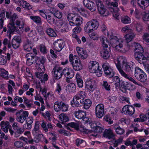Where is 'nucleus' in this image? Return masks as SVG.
Wrapping results in <instances>:
<instances>
[{"label": "nucleus", "mask_w": 149, "mask_h": 149, "mask_svg": "<svg viewBox=\"0 0 149 149\" xmlns=\"http://www.w3.org/2000/svg\"><path fill=\"white\" fill-rule=\"evenodd\" d=\"M134 76L137 80L143 83L146 81L147 78L146 74L138 67L135 68Z\"/></svg>", "instance_id": "obj_1"}, {"label": "nucleus", "mask_w": 149, "mask_h": 149, "mask_svg": "<svg viewBox=\"0 0 149 149\" xmlns=\"http://www.w3.org/2000/svg\"><path fill=\"white\" fill-rule=\"evenodd\" d=\"M98 22L96 19H93L91 21L88 22L85 27L86 31L89 33L96 30L98 27Z\"/></svg>", "instance_id": "obj_2"}, {"label": "nucleus", "mask_w": 149, "mask_h": 149, "mask_svg": "<svg viewBox=\"0 0 149 149\" xmlns=\"http://www.w3.org/2000/svg\"><path fill=\"white\" fill-rule=\"evenodd\" d=\"M110 44L113 47H115L116 50L124 53L125 52L123 50V45L119 43L118 39L114 36L110 40Z\"/></svg>", "instance_id": "obj_3"}, {"label": "nucleus", "mask_w": 149, "mask_h": 149, "mask_svg": "<svg viewBox=\"0 0 149 149\" xmlns=\"http://www.w3.org/2000/svg\"><path fill=\"white\" fill-rule=\"evenodd\" d=\"M26 63L28 65H31L34 62L37 63L39 57L36 56L33 53H29L27 54L26 56Z\"/></svg>", "instance_id": "obj_4"}, {"label": "nucleus", "mask_w": 149, "mask_h": 149, "mask_svg": "<svg viewBox=\"0 0 149 149\" xmlns=\"http://www.w3.org/2000/svg\"><path fill=\"white\" fill-rule=\"evenodd\" d=\"M102 67L104 73L108 77L112 78L113 76L114 72L113 70L110 68L109 64L108 63H105L103 64Z\"/></svg>", "instance_id": "obj_5"}, {"label": "nucleus", "mask_w": 149, "mask_h": 149, "mask_svg": "<svg viewBox=\"0 0 149 149\" xmlns=\"http://www.w3.org/2000/svg\"><path fill=\"white\" fill-rule=\"evenodd\" d=\"M54 108L56 111L58 112L61 110L63 111H67L68 109V106L62 101L59 103L56 102L54 103Z\"/></svg>", "instance_id": "obj_6"}, {"label": "nucleus", "mask_w": 149, "mask_h": 149, "mask_svg": "<svg viewBox=\"0 0 149 149\" xmlns=\"http://www.w3.org/2000/svg\"><path fill=\"white\" fill-rule=\"evenodd\" d=\"M143 52L135 53L134 54L135 58L141 64L145 63L147 59V57L145 56Z\"/></svg>", "instance_id": "obj_7"}, {"label": "nucleus", "mask_w": 149, "mask_h": 149, "mask_svg": "<svg viewBox=\"0 0 149 149\" xmlns=\"http://www.w3.org/2000/svg\"><path fill=\"white\" fill-rule=\"evenodd\" d=\"M101 41H102V44L103 45V47L104 49L101 52V55L102 57L104 59H107L109 58L110 57L109 52L107 50V48L108 47V45L104 42V40L103 38H102L101 40Z\"/></svg>", "instance_id": "obj_8"}, {"label": "nucleus", "mask_w": 149, "mask_h": 149, "mask_svg": "<svg viewBox=\"0 0 149 149\" xmlns=\"http://www.w3.org/2000/svg\"><path fill=\"white\" fill-rule=\"evenodd\" d=\"M123 113L127 115H132L134 113L135 109L131 105H125L124 106L122 110Z\"/></svg>", "instance_id": "obj_9"}, {"label": "nucleus", "mask_w": 149, "mask_h": 149, "mask_svg": "<svg viewBox=\"0 0 149 149\" xmlns=\"http://www.w3.org/2000/svg\"><path fill=\"white\" fill-rule=\"evenodd\" d=\"M83 3L84 6L87 8L91 11L93 12L96 10V5L92 1L88 0H84Z\"/></svg>", "instance_id": "obj_10"}, {"label": "nucleus", "mask_w": 149, "mask_h": 149, "mask_svg": "<svg viewBox=\"0 0 149 149\" xmlns=\"http://www.w3.org/2000/svg\"><path fill=\"white\" fill-rule=\"evenodd\" d=\"M95 113L96 116L100 118L104 115V107L102 104H99L97 105L95 108Z\"/></svg>", "instance_id": "obj_11"}, {"label": "nucleus", "mask_w": 149, "mask_h": 149, "mask_svg": "<svg viewBox=\"0 0 149 149\" xmlns=\"http://www.w3.org/2000/svg\"><path fill=\"white\" fill-rule=\"evenodd\" d=\"M96 5L98 10L100 14L103 15L104 16H106L105 14L108 11H106V9L104 8L102 2L101 1H98L96 2Z\"/></svg>", "instance_id": "obj_12"}, {"label": "nucleus", "mask_w": 149, "mask_h": 149, "mask_svg": "<svg viewBox=\"0 0 149 149\" xmlns=\"http://www.w3.org/2000/svg\"><path fill=\"white\" fill-rule=\"evenodd\" d=\"M28 115L29 113L27 111H24L22 112V113L16 115L17 116L16 120L18 122L23 123L26 120Z\"/></svg>", "instance_id": "obj_13"}, {"label": "nucleus", "mask_w": 149, "mask_h": 149, "mask_svg": "<svg viewBox=\"0 0 149 149\" xmlns=\"http://www.w3.org/2000/svg\"><path fill=\"white\" fill-rule=\"evenodd\" d=\"M89 65V71L91 73H95L99 67L98 63L96 62L93 61Z\"/></svg>", "instance_id": "obj_14"}, {"label": "nucleus", "mask_w": 149, "mask_h": 149, "mask_svg": "<svg viewBox=\"0 0 149 149\" xmlns=\"http://www.w3.org/2000/svg\"><path fill=\"white\" fill-rule=\"evenodd\" d=\"M62 72V74H64L65 76L67 79H71L74 76L73 71L68 68L64 69Z\"/></svg>", "instance_id": "obj_15"}, {"label": "nucleus", "mask_w": 149, "mask_h": 149, "mask_svg": "<svg viewBox=\"0 0 149 149\" xmlns=\"http://www.w3.org/2000/svg\"><path fill=\"white\" fill-rule=\"evenodd\" d=\"M103 135L104 137L109 139H114L115 135L111 129L105 130L103 134Z\"/></svg>", "instance_id": "obj_16"}, {"label": "nucleus", "mask_w": 149, "mask_h": 149, "mask_svg": "<svg viewBox=\"0 0 149 149\" xmlns=\"http://www.w3.org/2000/svg\"><path fill=\"white\" fill-rule=\"evenodd\" d=\"M73 69L76 71H80L83 68V66L80 60H75L74 62H72Z\"/></svg>", "instance_id": "obj_17"}, {"label": "nucleus", "mask_w": 149, "mask_h": 149, "mask_svg": "<svg viewBox=\"0 0 149 149\" xmlns=\"http://www.w3.org/2000/svg\"><path fill=\"white\" fill-rule=\"evenodd\" d=\"M38 60L37 61L36 63V66L38 67V69L39 70H42V69H45V67L44 64L45 62V58L42 56L41 58H39Z\"/></svg>", "instance_id": "obj_18"}, {"label": "nucleus", "mask_w": 149, "mask_h": 149, "mask_svg": "<svg viewBox=\"0 0 149 149\" xmlns=\"http://www.w3.org/2000/svg\"><path fill=\"white\" fill-rule=\"evenodd\" d=\"M124 70L127 72H131L134 70H135L134 67L132 64L129 63H127L124 64Z\"/></svg>", "instance_id": "obj_19"}, {"label": "nucleus", "mask_w": 149, "mask_h": 149, "mask_svg": "<svg viewBox=\"0 0 149 149\" xmlns=\"http://www.w3.org/2000/svg\"><path fill=\"white\" fill-rule=\"evenodd\" d=\"M0 125L1 129L6 133L8 132V129L10 127L9 123L8 121L5 122L4 121H2Z\"/></svg>", "instance_id": "obj_20"}, {"label": "nucleus", "mask_w": 149, "mask_h": 149, "mask_svg": "<svg viewBox=\"0 0 149 149\" xmlns=\"http://www.w3.org/2000/svg\"><path fill=\"white\" fill-rule=\"evenodd\" d=\"M137 4L142 9H145L149 5V1H141L138 0Z\"/></svg>", "instance_id": "obj_21"}, {"label": "nucleus", "mask_w": 149, "mask_h": 149, "mask_svg": "<svg viewBox=\"0 0 149 149\" xmlns=\"http://www.w3.org/2000/svg\"><path fill=\"white\" fill-rule=\"evenodd\" d=\"M94 82L91 80L87 81L86 82V88L91 91H93L94 90Z\"/></svg>", "instance_id": "obj_22"}, {"label": "nucleus", "mask_w": 149, "mask_h": 149, "mask_svg": "<svg viewBox=\"0 0 149 149\" xmlns=\"http://www.w3.org/2000/svg\"><path fill=\"white\" fill-rule=\"evenodd\" d=\"M74 114L76 117L79 119H82L86 116V112L81 110L75 111Z\"/></svg>", "instance_id": "obj_23"}, {"label": "nucleus", "mask_w": 149, "mask_h": 149, "mask_svg": "<svg viewBox=\"0 0 149 149\" xmlns=\"http://www.w3.org/2000/svg\"><path fill=\"white\" fill-rule=\"evenodd\" d=\"M50 13L58 19L61 18L62 17V13L54 8H52V10H50Z\"/></svg>", "instance_id": "obj_24"}, {"label": "nucleus", "mask_w": 149, "mask_h": 149, "mask_svg": "<svg viewBox=\"0 0 149 149\" xmlns=\"http://www.w3.org/2000/svg\"><path fill=\"white\" fill-rule=\"evenodd\" d=\"M134 45L135 47L134 50L135 52V53L144 52L143 48L139 43L134 42Z\"/></svg>", "instance_id": "obj_25"}, {"label": "nucleus", "mask_w": 149, "mask_h": 149, "mask_svg": "<svg viewBox=\"0 0 149 149\" xmlns=\"http://www.w3.org/2000/svg\"><path fill=\"white\" fill-rule=\"evenodd\" d=\"M57 66H54V69L53 70L52 72L54 73V77L56 79H59L62 76V72H59L56 71L57 70Z\"/></svg>", "instance_id": "obj_26"}, {"label": "nucleus", "mask_w": 149, "mask_h": 149, "mask_svg": "<svg viewBox=\"0 0 149 149\" xmlns=\"http://www.w3.org/2000/svg\"><path fill=\"white\" fill-rule=\"evenodd\" d=\"M114 129L115 130L116 133L118 134H123L125 133L124 129L118 125H114Z\"/></svg>", "instance_id": "obj_27"}, {"label": "nucleus", "mask_w": 149, "mask_h": 149, "mask_svg": "<svg viewBox=\"0 0 149 149\" xmlns=\"http://www.w3.org/2000/svg\"><path fill=\"white\" fill-rule=\"evenodd\" d=\"M123 74L121 75L125 78L128 79L130 81L133 82L134 84L139 86H141V83H139L137 82L133 78L129 76V75L126 74L125 72H123Z\"/></svg>", "instance_id": "obj_28"}, {"label": "nucleus", "mask_w": 149, "mask_h": 149, "mask_svg": "<svg viewBox=\"0 0 149 149\" xmlns=\"http://www.w3.org/2000/svg\"><path fill=\"white\" fill-rule=\"evenodd\" d=\"M30 18L33 22L36 24L40 25L42 23L41 19L39 16H30Z\"/></svg>", "instance_id": "obj_29"}, {"label": "nucleus", "mask_w": 149, "mask_h": 149, "mask_svg": "<svg viewBox=\"0 0 149 149\" xmlns=\"http://www.w3.org/2000/svg\"><path fill=\"white\" fill-rule=\"evenodd\" d=\"M135 36L134 33H130L127 34L125 36V41L127 43H128L132 40Z\"/></svg>", "instance_id": "obj_30"}, {"label": "nucleus", "mask_w": 149, "mask_h": 149, "mask_svg": "<svg viewBox=\"0 0 149 149\" xmlns=\"http://www.w3.org/2000/svg\"><path fill=\"white\" fill-rule=\"evenodd\" d=\"M46 32L47 35L51 37H56L57 34L55 31L52 28L48 29L46 30Z\"/></svg>", "instance_id": "obj_31"}, {"label": "nucleus", "mask_w": 149, "mask_h": 149, "mask_svg": "<svg viewBox=\"0 0 149 149\" xmlns=\"http://www.w3.org/2000/svg\"><path fill=\"white\" fill-rule=\"evenodd\" d=\"M59 117L61 122L62 124H63L69 120L68 116L66 114L64 113L60 114L59 116Z\"/></svg>", "instance_id": "obj_32"}, {"label": "nucleus", "mask_w": 149, "mask_h": 149, "mask_svg": "<svg viewBox=\"0 0 149 149\" xmlns=\"http://www.w3.org/2000/svg\"><path fill=\"white\" fill-rule=\"evenodd\" d=\"M8 27L9 28L10 33H13L15 31H17V30L15 26L14 23H10L8 25Z\"/></svg>", "instance_id": "obj_33"}, {"label": "nucleus", "mask_w": 149, "mask_h": 149, "mask_svg": "<svg viewBox=\"0 0 149 149\" xmlns=\"http://www.w3.org/2000/svg\"><path fill=\"white\" fill-rule=\"evenodd\" d=\"M121 20L122 22L125 24L130 23L131 22L130 18L127 16H122Z\"/></svg>", "instance_id": "obj_34"}, {"label": "nucleus", "mask_w": 149, "mask_h": 149, "mask_svg": "<svg viewBox=\"0 0 149 149\" xmlns=\"http://www.w3.org/2000/svg\"><path fill=\"white\" fill-rule=\"evenodd\" d=\"M82 18L80 17H78L76 16L75 18H74L73 21L74 22L75 25L76 26H79L82 23L81 20Z\"/></svg>", "instance_id": "obj_35"}, {"label": "nucleus", "mask_w": 149, "mask_h": 149, "mask_svg": "<svg viewBox=\"0 0 149 149\" xmlns=\"http://www.w3.org/2000/svg\"><path fill=\"white\" fill-rule=\"evenodd\" d=\"M141 14L143 21H149V10L147 12H143Z\"/></svg>", "instance_id": "obj_36"}, {"label": "nucleus", "mask_w": 149, "mask_h": 149, "mask_svg": "<svg viewBox=\"0 0 149 149\" xmlns=\"http://www.w3.org/2000/svg\"><path fill=\"white\" fill-rule=\"evenodd\" d=\"M92 102L90 100L87 99L85 100L83 104L84 107L85 109H88L91 106Z\"/></svg>", "instance_id": "obj_37"}, {"label": "nucleus", "mask_w": 149, "mask_h": 149, "mask_svg": "<svg viewBox=\"0 0 149 149\" xmlns=\"http://www.w3.org/2000/svg\"><path fill=\"white\" fill-rule=\"evenodd\" d=\"M1 71V77L6 79L8 78V72L3 69L0 68Z\"/></svg>", "instance_id": "obj_38"}, {"label": "nucleus", "mask_w": 149, "mask_h": 149, "mask_svg": "<svg viewBox=\"0 0 149 149\" xmlns=\"http://www.w3.org/2000/svg\"><path fill=\"white\" fill-rule=\"evenodd\" d=\"M67 88L69 91L73 92L75 90L76 86L74 84L71 83L69 84Z\"/></svg>", "instance_id": "obj_39"}, {"label": "nucleus", "mask_w": 149, "mask_h": 149, "mask_svg": "<svg viewBox=\"0 0 149 149\" xmlns=\"http://www.w3.org/2000/svg\"><path fill=\"white\" fill-rule=\"evenodd\" d=\"M79 56L83 59H86L88 57V54L86 53V52L83 50L80 52H78Z\"/></svg>", "instance_id": "obj_40"}, {"label": "nucleus", "mask_w": 149, "mask_h": 149, "mask_svg": "<svg viewBox=\"0 0 149 149\" xmlns=\"http://www.w3.org/2000/svg\"><path fill=\"white\" fill-rule=\"evenodd\" d=\"M113 82L115 83L116 87H119L120 86V80L118 76H116L113 78Z\"/></svg>", "instance_id": "obj_41"}, {"label": "nucleus", "mask_w": 149, "mask_h": 149, "mask_svg": "<svg viewBox=\"0 0 149 149\" xmlns=\"http://www.w3.org/2000/svg\"><path fill=\"white\" fill-rule=\"evenodd\" d=\"M71 104L72 107H74V105L78 107L79 105L78 100L76 98V97L74 96L73 100L71 102Z\"/></svg>", "instance_id": "obj_42"}, {"label": "nucleus", "mask_w": 149, "mask_h": 149, "mask_svg": "<svg viewBox=\"0 0 149 149\" xmlns=\"http://www.w3.org/2000/svg\"><path fill=\"white\" fill-rule=\"evenodd\" d=\"M39 122L38 121H36L34 128L33 130V132H34L35 133H37L39 128Z\"/></svg>", "instance_id": "obj_43"}, {"label": "nucleus", "mask_w": 149, "mask_h": 149, "mask_svg": "<svg viewBox=\"0 0 149 149\" xmlns=\"http://www.w3.org/2000/svg\"><path fill=\"white\" fill-rule=\"evenodd\" d=\"M102 88L107 91H109L110 90V85L106 81L104 82L102 84Z\"/></svg>", "instance_id": "obj_44"}, {"label": "nucleus", "mask_w": 149, "mask_h": 149, "mask_svg": "<svg viewBox=\"0 0 149 149\" xmlns=\"http://www.w3.org/2000/svg\"><path fill=\"white\" fill-rule=\"evenodd\" d=\"M76 97V98H77V97L80 98V99H84L85 97V93L83 91H80L79 92V94L75 96Z\"/></svg>", "instance_id": "obj_45"}, {"label": "nucleus", "mask_w": 149, "mask_h": 149, "mask_svg": "<svg viewBox=\"0 0 149 149\" xmlns=\"http://www.w3.org/2000/svg\"><path fill=\"white\" fill-rule=\"evenodd\" d=\"M12 44L13 47L14 49H17L19 46V42L17 41L14 39H13L12 42Z\"/></svg>", "instance_id": "obj_46"}, {"label": "nucleus", "mask_w": 149, "mask_h": 149, "mask_svg": "<svg viewBox=\"0 0 149 149\" xmlns=\"http://www.w3.org/2000/svg\"><path fill=\"white\" fill-rule=\"evenodd\" d=\"M47 17V20L49 24H52L54 23L55 19L54 18L51 17L50 15H48Z\"/></svg>", "instance_id": "obj_47"}, {"label": "nucleus", "mask_w": 149, "mask_h": 149, "mask_svg": "<svg viewBox=\"0 0 149 149\" xmlns=\"http://www.w3.org/2000/svg\"><path fill=\"white\" fill-rule=\"evenodd\" d=\"M23 129L30 130L32 128V125L30 123L27 122H26V123L23 125Z\"/></svg>", "instance_id": "obj_48"}, {"label": "nucleus", "mask_w": 149, "mask_h": 149, "mask_svg": "<svg viewBox=\"0 0 149 149\" xmlns=\"http://www.w3.org/2000/svg\"><path fill=\"white\" fill-rule=\"evenodd\" d=\"M143 40L146 42L147 43H149V34L145 33H144L143 36Z\"/></svg>", "instance_id": "obj_49"}, {"label": "nucleus", "mask_w": 149, "mask_h": 149, "mask_svg": "<svg viewBox=\"0 0 149 149\" xmlns=\"http://www.w3.org/2000/svg\"><path fill=\"white\" fill-rule=\"evenodd\" d=\"M116 65L120 73L122 75L123 74V72H125L121 68L120 62L118 61L117 63H116Z\"/></svg>", "instance_id": "obj_50"}, {"label": "nucleus", "mask_w": 149, "mask_h": 149, "mask_svg": "<svg viewBox=\"0 0 149 149\" xmlns=\"http://www.w3.org/2000/svg\"><path fill=\"white\" fill-rule=\"evenodd\" d=\"M23 143L20 141H15L14 143V146L17 148H19L23 146Z\"/></svg>", "instance_id": "obj_51"}, {"label": "nucleus", "mask_w": 149, "mask_h": 149, "mask_svg": "<svg viewBox=\"0 0 149 149\" xmlns=\"http://www.w3.org/2000/svg\"><path fill=\"white\" fill-rule=\"evenodd\" d=\"M40 52L43 54H45L47 53L46 49L45 46L42 45H40Z\"/></svg>", "instance_id": "obj_52"}, {"label": "nucleus", "mask_w": 149, "mask_h": 149, "mask_svg": "<svg viewBox=\"0 0 149 149\" xmlns=\"http://www.w3.org/2000/svg\"><path fill=\"white\" fill-rule=\"evenodd\" d=\"M7 62V58L6 56H1V58L0 59V64L1 65L5 64Z\"/></svg>", "instance_id": "obj_53"}, {"label": "nucleus", "mask_w": 149, "mask_h": 149, "mask_svg": "<svg viewBox=\"0 0 149 149\" xmlns=\"http://www.w3.org/2000/svg\"><path fill=\"white\" fill-rule=\"evenodd\" d=\"M122 31L124 33H131L132 32V30L127 26H125L123 27L122 29Z\"/></svg>", "instance_id": "obj_54"}, {"label": "nucleus", "mask_w": 149, "mask_h": 149, "mask_svg": "<svg viewBox=\"0 0 149 149\" xmlns=\"http://www.w3.org/2000/svg\"><path fill=\"white\" fill-rule=\"evenodd\" d=\"M43 74L44 73L42 72H37L36 73V76L37 78L40 79L41 81V79H42L43 77Z\"/></svg>", "instance_id": "obj_55"}, {"label": "nucleus", "mask_w": 149, "mask_h": 149, "mask_svg": "<svg viewBox=\"0 0 149 149\" xmlns=\"http://www.w3.org/2000/svg\"><path fill=\"white\" fill-rule=\"evenodd\" d=\"M103 129L102 127L98 126L93 131L97 133H101L102 132Z\"/></svg>", "instance_id": "obj_56"}, {"label": "nucleus", "mask_w": 149, "mask_h": 149, "mask_svg": "<svg viewBox=\"0 0 149 149\" xmlns=\"http://www.w3.org/2000/svg\"><path fill=\"white\" fill-rule=\"evenodd\" d=\"M39 12L40 13V15L43 18L47 19V16L45 14L46 12L45 11V10H39Z\"/></svg>", "instance_id": "obj_57"}, {"label": "nucleus", "mask_w": 149, "mask_h": 149, "mask_svg": "<svg viewBox=\"0 0 149 149\" xmlns=\"http://www.w3.org/2000/svg\"><path fill=\"white\" fill-rule=\"evenodd\" d=\"M91 38L93 40H97L98 39V36L97 34L93 32L91 34Z\"/></svg>", "instance_id": "obj_58"}, {"label": "nucleus", "mask_w": 149, "mask_h": 149, "mask_svg": "<svg viewBox=\"0 0 149 149\" xmlns=\"http://www.w3.org/2000/svg\"><path fill=\"white\" fill-rule=\"evenodd\" d=\"M5 11L4 10H3L0 12V22L3 21V18L5 17Z\"/></svg>", "instance_id": "obj_59"}, {"label": "nucleus", "mask_w": 149, "mask_h": 149, "mask_svg": "<svg viewBox=\"0 0 149 149\" xmlns=\"http://www.w3.org/2000/svg\"><path fill=\"white\" fill-rule=\"evenodd\" d=\"M143 65L145 70L149 74V64L145 63L143 64Z\"/></svg>", "instance_id": "obj_60"}, {"label": "nucleus", "mask_w": 149, "mask_h": 149, "mask_svg": "<svg viewBox=\"0 0 149 149\" xmlns=\"http://www.w3.org/2000/svg\"><path fill=\"white\" fill-rule=\"evenodd\" d=\"M81 30V28L79 26H77L73 29V32L75 33H79Z\"/></svg>", "instance_id": "obj_61"}, {"label": "nucleus", "mask_w": 149, "mask_h": 149, "mask_svg": "<svg viewBox=\"0 0 149 149\" xmlns=\"http://www.w3.org/2000/svg\"><path fill=\"white\" fill-rule=\"evenodd\" d=\"M33 121V119L31 117H29L27 118L26 120V122H27L32 125Z\"/></svg>", "instance_id": "obj_62"}, {"label": "nucleus", "mask_w": 149, "mask_h": 149, "mask_svg": "<svg viewBox=\"0 0 149 149\" xmlns=\"http://www.w3.org/2000/svg\"><path fill=\"white\" fill-rule=\"evenodd\" d=\"M123 85H122V88H123L125 90H126L127 89H129V84H128L127 82H123Z\"/></svg>", "instance_id": "obj_63"}, {"label": "nucleus", "mask_w": 149, "mask_h": 149, "mask_svg": "<svg viewBox=\"0 0 149 149\" xmlns=\"http://www.w3.org/2000/svg\"><path fill=\"white\" fill-rule=\"evenodd\" d=\"M84 141L80 139H77L76 141V144L77 146H79L80 144L83 143Z\"/></svg>", "instance_id": "obj_64"}]
</instances>
